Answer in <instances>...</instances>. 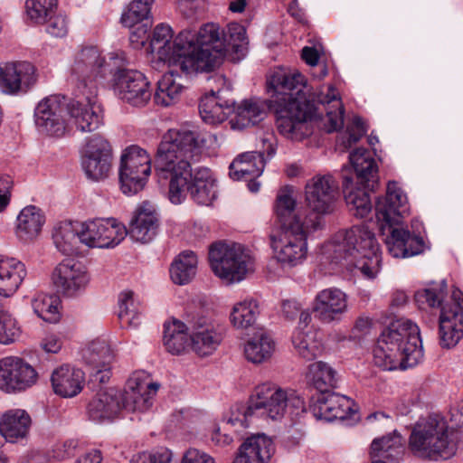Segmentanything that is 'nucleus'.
<instances>
[{"label":"nucleus","mask_w":463,"mask_h":463,"mask_svg":"<svg viewBox=\"0 0 463 463\" xmlns=\"http://www.w3.org/2000/svg\"><path fill=\"white\" fill-rule=\"evenodd\" d=\"M269 89L273 95L270 108L274 109L278 131L285 137L301 141L312 135L314 123L321 121L322 128L331 133L342 128L344 125V107L333 87L319 101L325 107L326 115L317 113L315 104L307 97V80L298 71H275L269 80Z\"/></svg>","instance_id":"obj_1"},{"label":"nucleus","mask_w":463,"mask_h":463,"mask_svg":"<svg viewBox=\"0 0 463 463\" xmlns=\"http://www.w3.org/2000/svg\"><path fill=\"white\" fill-rule=\"evenodd\" d=\"M201 156L195 133L170 129L160 142L155 160L156 175L169 180V199L181 203L185 198V186L192 178V165Z\"/></svg>","instance_id":"obj_2"},{"label":"nucleus","mask_w":463,"mask_h":463,"mask_svg":"<svg viewBox=\"0 0 463 463\" xmlns=\"http://www.w3.org/2000/svg\"><path fill=\"white\" fill-rule=\"evenodd\" d=\"M325 259L350 271L373 279L380 270L381 254L374 234L364 225H354L334 234L323 249Z\"/></svg>","instance_id":"obj_3"},{"label":"nucleus","mask_w":463,"mask_h":463,"mask_svg":"<svg viewBox=\"0 0 463 463\" xmlns=\"http://www.w3.org/2000/svg\"><path fill=\"white\" fill-rule=\"evenodd\" d=\"M422 358L420 328L406 318L391 323L382 333L373 350L374 364L385 371L413 367Z\"/></svg>","instance_id":"obj_4"},{"label":"nucleus","mask_w":463,"mask_h":463,"mask_svg":"<svg viewBox=\"0 0 463 463\" xmlns=\"http://www.w3.org/2000/svg\"><path fill=\"white\" fill-rule=\"evenodd\" d=\"M288 405L303 408V401L292 391L271 384H261L255 390L247 405H236L232 410L228 423L247 428L253 418L280 420Z\"/></svg>","instance_id":"obj_5"},{"label":"nucleus","mask_w":463,"mask_h":463,"mask_svg":"<svg viewBox=\"0 0 463 463\" xmlns=\"http://www.w3.org/2000/svg\"><path fill=\"white\" fill-rule=\"evenodd\" d=\"M409 447L414 454L431 459H449L458 449L453 431L439 414L417 421L410 435Z\"/></svg>","instance_id":"obj_6"},{"label":"nucleus","mask_w":463,"mask_h":463,"mask_svg":"<svg viewBox=\"0 0 463 463\" xmlns=\"http://www.w3.org/2000/svg\"><path fill=\"white\" fill-rule=\"evenodd\" d=\"M189 31L191 47L183 61L184 74L208 72L219 67L224 57L222 31L215 24H206L194 33Z\"/></svg>","instance_id":"obj_7"},{"label":"nucleus","mask_w":463,"mask_h":463,"mask_svg":"<svg viewBox=\"0 0 463 463\" xmlns=\"http://www.w3.org/2000/svg\"><path fill=\"white\" fill-rule=\"evenodd\" d=\"M213 273L227 284L241 282L254 271V259L239 243H213L209 250Z\"/></svg>","instance_id":"obj_8"},{"label":"nucleus","mask_w":463,"mask_h":463,"mask_svg":"<svg viewBox=\"0 0 463 463\" xmlns=\"http://www.w3.org/2000/svg\"><path fill=\"white\" fill-rule=\"evenodd\" d=\"M110 71L100 52L93 46L77 52L71 67L70 81L80 95L96 94L99 81Z\"/></svg>","instance_id":"obj_9"},{"label":"nucleus","mask_w":463,"mask_h":463,"mask_svg":"<svg viewBox=\"0 0 463 463\" xmlns=\"http://www.w3.org/2000/svg\"><path fill=\"white\" fill-rule=\"evenodd\" d=\"M338 198V185L331 175H316L305 186V200L311 213L306 225L313 231L324 226L323 216L334 212Z\"/></svg>","instance_id":"obj_10"},{"label":"nucleus","mask_w":463,"mask_h":463,"mask_svg":"<svg viewBox=\"0 0 463 463\" xmlns=\"http://www.w3.org/2000/svg\"><path fill=\"white\" fill-rule=\"evenodd\" d=\"M287 227L273 231L269 241L276 260L283 267L293 268L307 259V235L314 231L307 225Z\"/></svg>","instance_id":"obj_11"},{"label":"nucleus","mask_w":463,"mask_h":463,"mask_svg":"<svg viewBox=\"0 0 463 463\" xmlns=\"http://www.w3.org/2000/svg\"><path fill=\"white\" fill-rule=\"evenodd\" d=\"M173 35L174 32L168 24H157L150 40L151 52L167 63L168 67L179 68L184 73L183 61H185V54L191 47L189 31L180 32L174 40Z\"/></svg>","instance_id":"obj_12"},{"label":"nucleus","mask_w":463,"mask_h":463,"mask_svg":"<svg viewBox=\"0 0 463 463\" xmlns=\"http://www.w3.org/2000/svg\"><path fill=\"white\" fill-rule=\"evenodd\" d=\"M151 172V158L146 150L138 146L127 147L121 155L119 181L126 194L141 191Z\"/></svg>","instance_id":"obj_13"},{"label":"nucleus","mask_w":463,"mask_h":463,"mask_svg":"<svg viewBox=\"0 0 463 463\" xmlns=\"http://www.w3.org/2000/svg\"><path fill=\"white\" fill-rule=\"evenodd\" d=\"M80 226V241L90 248L115 247L128 235L125 225L114 218H95Z\"/></svg>","instance_id":"obj_14"},{"label":"nucleus","mask_w":463,"mask_h":463,"mask_svg":"<svg viewBox=\"0 0 463 463\" xmlns=\"http://www.w3.org/2000/svg\"><path fill=\"white\" fill-rule=\"evenodd\" d=\"M112 161V147L104 137L93 135L86 139L81 151V166L89 179L100 181L108 178Z\"/></svg>","instance_id":"obj_15"},{"label":"nucleus","mask_w":463,"mask_h":463,"mask_svg":"<svg viewBox=\"0 0 463 463\" xmlns=\"http://www.w3.org/2000/svg\"><path fill=\"white\" fill-rule=\"evenodd\" d=\"M113 90L120 99L134 107L146 106L152 96L147 79L135 70H117L113 74Z\"/></svg>","instance_id":"obj_16"},{"label":"nucleus","mask_w":463,"mask_h":463,"mask_svg":"<svg viewBox=\"0 0 463 463\" xmlns=\"http://www.w3.org/2000/svg\"><path fill=\"white\" fill-rule=\"evenodd\" d=\"M52 281L59 294L66 298H76L86 290L90 276L80 261L65 260L53 269Z\"/></svg>","instance_id":"obj_17"},{"label":"nucleus","mask_w":463,"mask_h":463,"mask_svg":"<svg viewBox=\"0 0 463 463\" xmlns=\"http://www.w3.org/2000/svg\"><path fill=\"white\" fill-rule=\"evenodd\" d=\"M463 337V293L454 289L451 301L441 307L439 338L443 347L455 346Z\"/></svg>","instance_id":"obj_18"},{"label":"nucleus","mask_w":463,"mask_h":463,"mask_svg":"<svg viewBox=\"0 0 463 463\" xmlns=\"http://www.w3.org/2000/svg\"><path fill=\"white\" fill-rule=\"evenodd\" d=\"M66 113L68 104L64 98L47 97L41 100L35 109V125L43 133L52 137H61L66 130Z\"/></svg>","instance_id":"obj_19"},{"label":"nucleus","mask_w":463,"mask_h":463,"mask_svg":"<svg viewBox=\"0 0 463 463\" xmlns=\"http://www.w3.org/2000/svg\"><path fill=\"white\" fill-rule=\"evenodd\" d=\"M312 309L322 324L339 323L348 311V296L335 287L324 288L315 296Z\"/></svg>","instance_id":"obj_20"},{"label":"nucleus","mask_w":463,"mask_h":463,"mask_svg":"<svg viewBox=\"0 0 463 463\" xmlns=\"http://www.w3.org/2000/svg\"><path fill=\"white\" fill-rule=\"evenodd\" d=\"M37 373L21 358L7 356L0 360V389L12 392L31 387L37 381Z\"/></svg>","instance_id":"obj_21"},{"label":"nucleus","mask_w":463,"mask_h":463,"mask_svg":"<svg viewBox=\"0 0 463 463\" xmlns=\"http://www.w3.org/2000/svg\"><path fill=\"white\" fill-rule=\"evenodd\" d=\"M375 212L378 222L385 224H402L409 214L407 196L396 182L388 183L386 195L376 201Z\"/></svg>","instance_id":"obj_22"},{"label":"nucleus","mask_w":463,"mask_h":463,"mask_svg":"<svg viewBox=\"0 0 463 463\" xmlns=\"http://www.w3.org/2000/svg\"><path fill=\"white\" fill-rule=\"evenodd\" d=\"M37 77L34 66L28 61L0 64V90L6 94L27 91Z\"/></svg>","instance_id":"obj_23"},{"label":"nucleus","mask_w":463,"mask_h":463,"mask_svg":"<svg viewBox=\"0 0 463 463\" xmlns=\"http://www.w3.org/2000/svg\"><path fill=\"white\" fill-rule=\"evenodd\" d=\"M354 406L352 399L328 391L312 399L310 410L317 419L333 421L349 417L354 411Z\"/></svg>","instance_id":"obj_24"},{"label":"nucleus","mask_w":463,"mask_h":463,"mask_svg":"<svg viewBox=\"0 0 463 463\" xmlns=\"http://www.w3.org/2000/svg\"><path fill=\"white\" fill-rule=\"evenodd\" d=\"M189 334L191 347L200 356L212 354L222 342L217 325L205 317L189 321Z\"/></svg>","instance_id":"obj_25"},{"label":"nucleus","mask_w":463,"mask_h":463,"mask_svg":"<svg viewBox=\"0 0 463 463\" xmlns=\"http://www.w3.org/2000/svg\"><path fill=\"white\" fill-rule=\"evenodd\" d=\"M159 384L148 381L142 373H134L127 383L123 393V407L132 411H145L152 406V399Z\"/></svg>","instance_id":"obj_26"},{"label":"nucleus","mask_w":463,"mask_h":463,"mask_svg":"<svg viewBox=\"0 0 463 463\" xmlns=\"http://www.w3.org/2000/svg\"><path fill=\"white\" fill-rule=\"evenodd\" d=\"M401 224H381L383 232L387 230L385 244L388 251L394 258H407L423 251L424 242L421 237L411 235Z\"/></svg>","instance_id":"obj_27"},{"label":"nucleus","mask_w":463,"mask_h":463,"mask_svg":"<svg viewBox=\"0 0 463 463\" xmlns=\"http://www.w3.org/2000/svg\"><path fill=\"white\" fill-rule=\"evenodd\" d=\"M85 100H72L68 103V114L73 119L78 130L93 132L103 124V115L94 100L95 94L82 95Z\"/></svg>","instance_id":"obj_28"},{"label":"nucleus","mask_w":463,"mask_h":463,"mask_svg":"<svg viewBox=\"0 0 463 463\" xmlns=\"http://www.w3.org/2000/svg\"><path fill=\"white\" fill-rule=\"evenodd\" d=\"M275 451L270 438L265 434H255L241 445L234 463H269Z\"/></svg>","instance_id":"obj_29"},{"label":"nucleus","mask_w":463,"mask_h":463,"mask_svg":"<svg viewBox=\"0 0 463 463\" xmlns=\"http://www.w3.org/2000/svg\"><path fill=\"white\" fill-rule=\"evenodd\" d=\"M32 426L29 413L23 409H11L0 415V434L7 442L25 439Z\"/></svg>","instance_id":"obj_30"},{"label":"nucleus","mask_w":463,"mask_h":463,"mask_svg":"<svg viewBox=\"0 0 463 463\" xmlns=\"http://www.w3.org/2000/svg\"><path fill=\"white\" fill-rule=\"evenodd\" d=\"M51 382L55 394L62 398H71L81 392L85 377L80 369L61 365L52 372Z\"/></svg>","instance_id":"obj_31"},{"label":"nucleus","mask_w":463,"mask_h":463,"mask_svg":"<svg viewBox=\"0 0 463 463\" xmlns=\"http://www.w3.org/2000/svg\"><path fill=\"white\" fill-rule=\"evenodd\" d=\"M123 407V393L116 388H108L97 393L89 404L90 416L95 420L113 419Z\"/></svg>","instance_id":"obj_32"},{"label":"nucleus","mask_w":463,"mask_h":463,"mask_svg":"<svg viewBox=\"0 0 463 463\" xmlns=\"http://www.w3.org/2000/svg\"><path fill=\"white\" fill-rule=\"evenodd\" d=\"M357 182L364 187L373 190L378 184V165L373 154L365 148H358L349 155Z\"/></svg>","instance_id":"obj_33"},{"label":"nucleus","mask_w":463,"mask_h":463,"mask_svg":"<svg viewBox=\"0 0 463 463\" xmlns=\"http://www.w3.org/2000/svg\"><path fill=\"white\" fill-rule=\"evenodd\" d=\"M189 192L193 200L201 205H210L216 197L215 179L207 167H199L192 173L185 193Z\"/></svg>","instance_id":"obj_34"},{"label":"nucleus","mask_w":463,"mask_h":463,"mask_svg":"<svg viewBox=\"0 0 463 463\" xmlns=\"http://www.w3.org/2000/svg\"><path fill=\"white\" fill-rule=\"evenodd\" d=\"M266 104L260 99L242 100L237 107L233 105L230 125L232 129H243L260 122L266 114Z\"/></svg>","instance_id":"obj_35"},{"label":"nucleus","mask_w":463,"mask_h":463,"mask_svg":"<svg viewBox=\"0 0 463 463\" xmlns=\"http://www.w3.org/2000/svg\"><path fill=\"white\" fill-rule=\"evenodd\" d=\"M220 94V90H211V93L205 94L200 100V115L208 124L221 123L233 111V101L223 100Z\"/></svg>","instance_id":"obj_36"},{"label":"nucleus","mask_w":463,"mask_h":463,"mask_svg":"<svg viewBox=\"0 0 463 463\" xmlns=\"http://www.w3.org/2000/svg\"><path fill=\"white\" fill-rule=\"evenodd\" d=\"M45 223L42 210L34 205H28L21 210L16 219V235L20 241L31 242L41 233Z\"/></svg>","instance_id":"obj_37"},{"label":"nucleus","mask_w":463,"mask_h":463,"mask_svg":"<svg viewBox=\"0 0 463 463\" xmlns=\"http://www.w3.org/2000/svg\"><path fill=\"white\" fill-rule=\"evenodd\" d=\"M27 275L24 264L14 258H0V296L10 297Z\"/></svg>","instance_id":"obj_38"},{"label":"nucleus","mask_w":463,"mask_h":463,"mask_svg":"<svg viewBox=\"0 0 463 463\" xmlns=\"http://www.w3.org/2000/svg\"><path fill=\"white\" fill-rule=\"evenodd\" d=\"M170 71L165 73L157 82V89L155 92L154 100L157 105L168 107L176 103L183 91L184 84L182 78L177 75L179 68L169 67Z\"/></svg>","instance_id":"obj_39"},{"label":"nucleus","mask_w":463,"mask_h":463,"mask_svg":"<svg viewBox=\"0 0 463 463\" xmlns=\"http://www.w3.org/2000/svg\"><path fill=\"white\" fill-rule=\"evenodd\" d=\"M403 456L402 439L395 431L392 434L374 439L370 449L372 461L383 460L397 463Z\"/></svg>","instance_id":"obj_40"},{"label":"nucleus","mask_w":463,"mask_h":463,"mask_svg":"<svg viewBox=\"0 0 463 463\" xmlns=\"http://www.w3.org/2000/svg\"><path fill=\"white\" fill-rule=\"evenodd\" d=\"M265 167L263 154L246 152L236 157L230 166V176L233 180L259 177Z\"/></svg>","instance_id":"obj_41"},{"label":"nucleus","mask_w":463,"mask_h":463,"mask_svg":"<svg viewBox=\"0 0 463 463\" xmlns=\"http://www.w3.org/2000/svg\"><path fill=\"white\" fill-rule=\"evenodd\" d=\"M157 230V218L154 212L139 208L132 218L128 234L137 242L147 243L151 241Z\"/></svg>","instance_id":"obj_42"},{"label":"nucleus","mask_w":463,"mask_h":463,"mask_svg":"<svg viewBox=\"0 0 463 463\" xmlns=\"http://www.w3.org/2000/svg\"><path fill=\"white\" fill-rule=\"evenodd\" d=\"M80 223L61 222L57 223L52 232V239L56 248L63 254H72L78 250L80 241Z\"/></svg>","instance_id":"obj_43"},{"label":"nucleus","mask_w":463,"mask_h":463,"mask_svg":"<svg viewBox=\"0 0 463 463\" xmlns=\"http://www.w3.org/2000/svg\"><path fill=\"white\" fill-rule=\"evenodd\" d=\"M260 313V304L253 298L236 302L230 313V321L233 327L245 330L252 327Z\"/></svg>","instance_id":"obj_44"},{"label":"nucleus","mask_w":463,"mask_h":463,"mask_svg":"<svg viewBox=\"0 0 463 463\" xmlns=\"http://www.w3.org/2000/svg\"><path fill=\"white\" fill-rule=\"evenodd\" d=\"M367 188L361 189L353 184V179L345 176L344 179V192L346 204L355 217L364 218L372 211V203Z\"/></svg>","instance_id":"obj_45"},{"label":"nucleus","mask_w":463,"mask_h":463,"mask_svg":"<svg viewBox=\"0 0 463 463\" xmlns=\"http://www.w3.org/2000/svg\"><path fill=\"white\" fill-rule=\"evenodd\" d=\"M197 256L192 250H184L171 264L169 272L171 279L178 285L189 283L196 275Z\"/></svg>","instance_id":"obj_46"},{"label":"nucleus","mask_w":463,"mask_h":463,"mask_svg":"<svg viewBox=\"0 0 463 463\" xmlns=\"http://www.w3.org/2000/svg\"><path fill=\"white\" fill-rule=\"evenodd\" d=\"M189 324L173 320L165 324L164 345L173 354H182L188 346Z\"/></svg>","instance_id":"obj_47"},{"label":"nucleus","mask_w":463,"mask_h":463,"mask_svg":"<svg viewBox=\"0 0 463 463\" xmlns=\"http://www.w3.org/2000/svg\"><path fill=\"white\" fill-rule=\"evenodd\" d=\"M275 342L266 333H261L249 340L244 346V355L252 364H261L272 356Z\"/></svg>","instance_id":"obj_48"},{"label":"nucleus","mask_w":463,"mask_h":463,"mask_svg":"<svg viewBox=\"0 0 463 463\" xmlns=\"http://www.w3.org/2000/svg\"><path fill=\"white\" fill-rule=\"evenodd\" d=\"M307 378L320 393L336 387V372L322 361L309 364Z\"/></svg>","instance_id":"obj_49"},{"label":"nucleus","mask_w":463,"mask_h":463,"mask_svg":"<svg viewBox=\"0 0 463 463\" xmlns=\"http://www.w3.org/2000/svg\"><path fill=\"white\" fill-rule=\"evenodd\" d=\"M317 333L309 328H297L292 336L293 345L298 354L306 360H312L322 351L321 343L317 338Z\"/></svg>","instance_id":"obj_50"},{"label":"nucleus","mask_w":463,"mask_h":463,"mask_svg":"<svg viewBox=\"0 0 463 463\" xmlns=\"http://www.w3.org/2000/svg\"><path fill=\"white\" fill-rule=\"evenodd\" d=\"M222 42L224 45V55L232 51L239 60L245 56L248 46L246 29L238 23H232L226 31H222Z\"/></svg>","instance_id":"obj_51"},{"label":"nucleus","mask_w":463,"mask_h":463,"mask_svg":"<svg viewBox=\"0 0 463 463\" xmlns=\"http://www.w3.org/2000/svg\"><path fill=\"white\" fill-rule=\"evenodd\" d=\"M118 319L122 327H137L140 324L139 304L130 290L118 296Z\"/></svg>","instance_id":"obj_52"},{"label":"nucleus","mask_w":463,"mask_h":463,"mask_svg":"<svg viewBox=\"0 0 463 463\" xmlns=\"http://www.w3.org/2000/svg\"><path fill=\"white\" fill-rule=\"evenodd\" d=\"M296 201L288 194H280L277 197L276 213L279 221V228L286 226H304L306 220L295 213Z\"/></svg>","instance_id":"obj_53"},{"label":"nucleus","mask_w":463,"mask_h":463,"mask_svg":"<svg viewBox=\"0 0 463 463\" xmlns=\"http://www.w3.org/2000/svg\"><path fill=\"white\" fill-rule=\"evenodd\" d=\"M83 357L93 368L105 367L114 359L113 351L104 340L92 341L84 351Z\"/></svg>","instance_id":"obj_54"},{"label":"nucleus","mask_w":463,"mask_h":463,"mask_svg":"<svg viewBox=\"0 0 463 463\" xmlns=\"http://www.w3.org/2000/svg\"><path fill=\"white\" fill-rule=\"evenodd\" d=\"M155 0H133L121 15L124 26L132 28L151 17V8Z\"/></svg>","instance_id":"obj_55"},{"label":"nucleus","mask_w":463,"mask_h":463,"mask_svg":"<svg viewBox=\"0 0 463 463\" xmlns=\"http://www.w3.org/2000/svg\"><path fill=\"white\" fill-rule=\"evenodd\" d=\"M58 304L57 297L40 294L34 298L32 306L39 317L46 322L54 323L59 320Z\"/></svg>","instance_id":"obj_56"},{"label":"nucleus","mask_w":463,"mask_h":463,"mask_svg":"<svg viewBox=\"0 0 463 463\" xmlns=\"http://www.w3.org/2000/svg\"><path fill=\"white\" fill-rule=\"evenodd\" d=\"M21 334L22 329L16 317L7 310H0V344H14Z\"/></svg>","instance_id":"obj_57"},{"label":"nucleus","mask_w":463,"mask_h":463,"mask_svg":"<svg viewBox=\"0 0 463 463\" xmlns=\"http://www.w3.org/2000/svg\"><path fill=\"white\" fill-rule=\"evenodd\" d=\"M446 294V283L443 281L440 285H434L430 288L419 290L415 293V301L420 309L427 307H437Z\"/></svg>","instance_id":"obj_58"},{"label":"nucleus","mask_w":463,"mask_h":463,"mask_svg":"<svg viewBox=\"0 0 463 463\" xmlns=\"http://www.w3.org/2000/svg\"><path fill=\"white\" fill-rule=\"evenodd\" d=\"M25 5L28 17L42 24L56 6V0H26Z\"/></svg>","instance_id":"obj_59"},{"label":"nucleus","mask_w":463,"mask_h":463,"mask_svg":"<svg viewBox=\"0 0 463 463\" xmlns=\"http://www.w3.org/2000/svg\"><path fill=\"white\" fill-rule=\"evenodd\" d=\"M172 452L166 448H157L152 451L138 452L130 459V463H169Z\"/></svg>","instance_id":"obj_60"},{"label":"nucleus","mask_w":463,"mask_h":463,"mask_svg":"<svg viewBox=\"0 0 463 463\" xmlns=\"http://www.w3.org/2000/svg\"><path fill=\"white\" fill-rule=\"evenodd\" d=\"M367 128L364 120L359 117H354L351 126L347 127V133L341 137L339 146L345 150L357 143L366 133Z\"/></svg>","instance_id":"obj_61"},{"label":"nucleus","mask_w":463,"mask_h":463,"mask_svg":"<svg viewBox=\"0 0 463 463\" xmlns=\"http://www.w3.org/2000/svg\"><path fill=\"white\" fill-rule=\"evenodd\" d=\"M46 32L53 37H63L68 33V21L66 16L58 14L51 17L47 22Z\"/></svg>","instance_id":"obj_62"},{"label":"nucleus","mask_w":463,"mask_h":463,"mask_svg":"<svg viewBox=\"0 0 463 463\" xmlns=\"http://www.w3.org/2000/svg\"><path fill=\"white\" fill-rule=\"evenodd\" d=\"M205 0H178L177 7L183 15L191 17L198 11L203 9Z\"/></svg>","instance_id":"obj_63"},{"label":"nucleus","mask_w":463,"mask_h":463,"mask_svg":"<svg viewBox=\"0 0 463 463\" xmlns=\"http://www.w3.org/2000/svg\"><path fill=\"white\" fill-rule=\"evenodd\" d=\"M182 463H215V461L206 452L197 449H190L184 453Z\"/></svg>","instance_id":"obj_64"}]
</instances>
